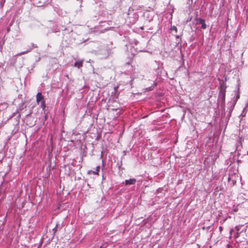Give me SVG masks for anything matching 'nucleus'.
Returning <instances> with one entry per match:
<instances>
[{
    "label": "nucleus",
    "mask_w": 248,
    "mask_h": 248,
    "mask_svg": "<svg viewBox=\"0 0 248 248\" xmlns=\"http://www.w3.org/2000/svg\"><path fill=\"white\" fill-rule=\"evenodd\" d=\"M37 46L36 44H34L33 43L31 44V47H30L29 49H28L27 50L21 52L19 53H18L16 55V56H21L22 55L27 54L30 52H31L33 48H37Z\"/></svg>",
    "instance_id": "3"
},
{
    "label": "nucleus",
    "mask_w": 248,
    "mask_h": 248,
    "mask_svg": "<svg viewBox=\"0 0 248 248\" xmlns=\"http://www.w3.org/2000/svg\"><path fill=\"white\" fill-rule=\"evenodd\" d=\"M99 170H100V166H98L96 167V170H95V171H94L93 170H89L88 171V173L89 174H93L94 175H98L99 174Z\"/></svg>",
    "instance_id": "7"
},
{
    "label": "nucleus",
    "mask_w": 248,
    "mask_h": 248,
    "mask_svg": "<svg viewBox=\"0 0 248 248\" xmlns=\"http://www.w3.org/2000/svg\"><path fill=\"white\" fill-rule=\"evenodd\" d=\"M44 99V96L42 95V94L41 92H39L37 93L36 95V102L38 104H39V102H41Z\"/></svg>",
    "instance_id": "5"
},
{
    "label": "nucleus",
    "mask_w": 248,
    "mask_h": 248,
    "mask_svg": "<svg viewBox=\"0 0 248 248\" xmlns=\"http://www.w3.org/2000/svg\"><path fill=\"white\" fill-rule=\"evenodd\" d=\"M137 43H138V42H137V41H136V42L135 43V44H136V45H137Z\"/></svg>",
    "instance_id": "17"
},
{
    "label": "nucleus",
    "mask_w": 248,
    "mask_h": 248,
    "mask_svg": "<svg viewBox=\"0 0 248 248\" xmlns=\"http://www.w3.org/2000/svg\"><path fill=\"white\" fill-rule=\"evenodd\" d=\"M41 107L42 108V109L44 110L46 108V104H45V101L44 100H43L41 102Z\"/></svg>",
    "instance_id": "8"
},
{
    "label": "nucleus",
    "mask_w": 248,
    "mask_h": 248,
    "mask_svg": "<svg viewBox=\"0 0 248 248\" xmlns=\"http://www.w3.org/2000/svg\"><path fill=\"white\" fill-rule=\"evenodd\" d=\"M226 88L224 84L220 85L219 88L218 101L221 107L225 106Z\"/></svg>",
    "instance_id": "1"
},
{
    "label": "nucleus",
    "mask_w": 248,
    "mask_h": 248,
    "mask_svg": "<svg viewBox=\"0 0 248 248\" xmlns=\"http://www.w3.org/2000/svg\"><path fill=\"white\" fill-rule=\"evenodd\" d=\"M136 182V180L134 178L130 179L129 180H126L125 181V184L126 185H131L135 184Z\"/></svg>",
    "instance_id": "6"
},
{
    "label": "nucleus",
    "mask_w": 248,
    "mask_h": 248,
    "mask_svg": "<svg viewBox=\"0 0 248 248\" xmlns=\"http://www.w3.org/2000/svg\"><path fill=\"white\" fill-rule=\"evenodd\" d=\"M57 230V225L55 226V227L53 229V231H54V232H55Z\"/></svg>",
    "instance_id": "11"
},
{
    "label": "nucleus",
    "mask_w": 248,
    "mask_h": 248,
    "mask_svg": "<svg viewBox=\"0 0 248 248\" xmlns=\"http://www.w3.org/2000/svg\"><path fill=\"white\" fill-rule=\"evenodd\" d=\"M153 89V87L152 86H151L148 89V91H151Z\"/></svg>",
    "instance_id": "12"
},
{
    "label": "nucleus",
    "mask_w": 248,
    "mask_h": 248,
    "mask_svg": "<svg viewBox=\"0 0 248 248\" xmlns=\"http://www.w3.org/2000/svg\"><path fill=\"white\" fill-rule=\"evenodd\" d=\"M226 218H225V219H223V220H222V223H223L226 221Z\"/></svg>",
    "instance_id": "15"
},
{
    "label": "nucleus",
    "mask_w": 248,
    "mask_h": 248,
    "mask_svg": "<svg viewBox=\"0 0 248 248\" xmlns=\"http://www.w3.org/2000/svg\"><path fill=\"white\" fill-rule=\"evenodd\" d=\"M170 29L171 31H175L176 32H177V28L174 26L172 27Z\"/></svg>",
    "instance_id": "9"
},
{
    "label": "nucleus",
    "mask_w": 248,
    "mask_h": 248,
    "mask_svg": "<svg viewBox=\"0 0 248 248\" xmlns=\"http://www.w3.org/2000/svg\"><path fill=\"white\" fill-rule=\"evenodd\" d=\"M231 112H232V111H229V114H228V116H229V117H230V116H231Z\"/></svg>",
    "instance_id": "14"
},
{
    "label": "nucleus",
    "mask_w": 248,
    "mask_h": 248,
    "mask_svg": "<svg viewBox=\"0 0 248 248\" xmlns=\"http://www.w3.org/2000/svg\"><path fill=\"white\" fill-rule=\"evenodd\" d=\"M117 88H118V87H115V88H114V90H115V91H116Z\"/></svg>",
    "instance_id": "16"
},
{
    "label": "nucleus",
    "mask_w": 248,
    "mask_h": 248,
    "mask_svg": "<svg viewBox=\"0 0 248 248\" xmlns=\"http://www.w3.org/2000/svg\"><path fill=\"white\" fill-rule=\"evenodd\" d=\"M234 105H235V103H233L232 106H231V108H230V111H232V110H233V108H234Z\"/></svg>",
    "instance_id": "10"
},
{
    "label": "nucleus",
    "mask_w": 248,
    "mask_h": 248,
    "mask_svg": "<svg viewBox=\"0 0 248 248\" xmlns=\"http://www.w3.org/2000/svg\"><path fill=\"white\" fill-rule=\"evenodd\" d=\"M219 231L221 232L222 231L223 228L221 226L219 227Z\"/></svg>",
    "instance_id": "13"
},
{
    "label": "nucleus",
    "mask_w": 248,
    "mask_h": 248,
    "mask_svg": "<svg viewBox=\"0 0 248 248\" xmlns=\"http://www.w3.org/2000/svg\"><path fill=\"white\" fill-rule=\"evenodd\" d=\"M83 62H84V60H78V61H76L75 63H74V66L76 67H77L78 68H79L83 66Z\"/></svg>",
    "instance_id": "4"
},
{
    "label": "nucleus",
    "mask_w": 248,
    "mask_h": 248,
    "mask_svg": "<svg viewBox=\"0 0 248 248\" xmlns=\"http://www.w3.org/2000/svg\"><path fill=\"white\" fill-rule=\"evenodd\" d=\"M196 24H201V28L205 29L206 28V25L205 22V20L201 18H197L196 19Z\"/></svg>",
    "instance_id": "2"
}]
</instances>
